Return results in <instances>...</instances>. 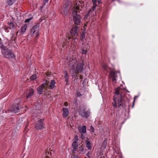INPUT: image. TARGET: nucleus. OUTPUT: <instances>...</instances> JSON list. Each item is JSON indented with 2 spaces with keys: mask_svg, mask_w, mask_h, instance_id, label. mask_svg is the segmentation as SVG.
Instances as JSON below:
<instances>
[{
  "mask_svg": "<svg viewBox=\"0 0 158 158\" xmlns=\"http://www.w3.org/2000/svg\"><path fill=\"white\" fill-rule=\"evenodd\" d=\"M115 94L114 96V103L113 106L115 107L117 106L119 108L124 107L126 105V101L127 98L126 96V91L125 89L118 87L115 88Z\"/></svg>",
  "mask_w": 158,
  "mask_h": 158,
  "instance_id": "f257e3e1",
  "label": "nucleus"
},
{
  "mask_svg": "<svg viewBox=\"0 0 158 158\" xmlns=\"http://www.w3.org/2000/svg\"><path fill=\"white\" fill-rule=\"evenodd\" d=\"M79 4V2H77L76 4L73 5L71 4V3L69 1H68L67 3H66L65 4L63 5L61 7L60 10V13L62 14L63 15H66L68 13L69 11L68 10L69 9H71L72 10L73 12V6L74 7L77 6V4Z\"/></svg>",
  "mask_w": 158,
  "mask_h": 158,
  "instance_id": "f03ea898",
  "label": "nucleus"
},
{
  "mask_svg": "<svg viewBox=\"0 0 158 158\" xmlns=\"http://www.w3.org/2000/svg\"><path fill=\"white\" fill-rule=\"evenodd\" d=\"M80 4H81V3L79 1V4H77V6L74 7L73 6V13L72 15L73 16V19L74 24L75 25H78L80 24L81 23V17L80 15L77 14V10L79 9V6H80Z\"/></svg>",
  "mask_w": 158,
  "mask_h": 158,
  "instance_id": "7ed1b4c3",
  "label": "nucleus"
},
{
  "mask_svg": "<svg viewBox=\"0 0 158 158\" xmlns=\"http://www.w3.org/2000/svg\"><path fill=\"white\" fill-rule=\"evenodd\" d=\"M101 66L102 68L107 72H109L110 71V77L112 79V82L115 83L116 79L117 78V72L112 71L111 69L108 67L106 64L104 63H102Z\"/></svg>",
  "mask_w": 158,
  "mask_h": 158,
  "instance_id": "20e7f679",
  "label": "nucleus"
},
{
  "mask_svg": "<svg viewBox=\"0 0 158 158\" xmlns=\"http://www.w3.org/2000/svg\"><path fill=\"white\" fill-rule=\"evenodd\" d=\"M2 53L3 56L8 59H15V56L12 51L8 48H4L2 50Z\"/></svg>",
  "mask_w": 158,
  "mask_h": 158,
  "instance_id": "39448f33",
  "label": "nucleus"
},
{
  "mask_svg": "<svg viewBox=\"0 0 158 158\" xmlns=\"http://www.w3.org/2000/svg\"><path fill=\"white\" fill-rule=\"evenodd\" d=\"M39 25H35L34 26L31 30V34L32 36L34 35H35V40H36L38 37L39 33Z\"/></svg>",
  "mask_w": 158,
  "mask_h": 158,
  "instance_id": "423d86ee",
  "label": "nucleus"
},
{
  "mask_svg": "<svg viewBox=\"0 0 158 158\" xmlns=\"http://www.w3.org/2000/svg\"><path fill=\"white\" fill-rule=\"evenodd\" d=\"M46 85H47L44 83L37 88V90L39 94H42L43 92H45L46 90L47 89Z\"/></svg>",
  "mask_w": 158,
  "mask_h": 158,
  "instance_id": "0eeeda50",
  "label": "nucleus"
},
{
  "mask_svg": "<svg viewBox=\"0 0 158 158\" xmlns=\"http://www.w3.org/2000/svg\"><path fill=\"white\" fill-rule=\"evenodd\" d=\"M44 119H40L38 121L35 125L36 129L39 130H41L44 127Z\"/></svg>",
  "mask_w": 158,
  "mask_h": 158,
  "instance_id": "6e6552de",
  "label": "nucleus"
},
{
  "mask_svg": "<svg viewBox=\"0 0 158 158\" xmlns=\"http://www.w3.org/2000/svg\"><path fill=\"white\" fill-rule=\"evenodd\" d=\"M44 83L45 84L47 85H46L47 89L48 88H49L52 89L56 87V86L55 85L56 82L55 80H51L50 82H49V81L46 80Z\"/></svg>",
  "mask_w": 158,
  "mask_h": 158,
  "instance_id": "1a4fd4ad",
  "label": "nucleus"
},
{
  "mask_svg": "<svg viewBox=\"0 0 158 158\" xmlns=\"http://www.w3.org/2000/svg\"><path fill=\"white\" fill-rule=\"evenodd\" d=\"M19 106V103L13 105L11 110H8L5 111V112L7 113L8 112L10 111V112H13L15 113H17L19 111L20 109Z\"/></svg>",
  "mask_w": 158,
  "mask_h": 158,
  "instance_id": "9d476101",
  "label": "nucleus"
},
{
  "mask_svg": "<svg viewBox=\"0 0 158 158\" xmlns=\"http://www.w3.org/2000/svg\"><path fill=\"white\" fill-rule=\"evenodd\" d=\"M79 27L77 26L73 27L70 31V34L71 36H77L78 35Z\"/></svg>",
  "mask_w": 158,
  "mask_h": 158,
  "instance_id": "9b49d317",
  "label": "nucleus"
},
{
  "mask_svg": "<svg viewBox=\"0 0 158 158\" xmlns=\"http://www.w3.org/2000/svg\"><path fill=\"white\" fill-rule=\"evenodd\" d=\"M78 130L79 132L81 134V138L83 139L85 137L84 136V134L85 133L86 131V126L84 125L82 127H78Z\"/></svg>",
  "mask_w": 158,
  "mask_h": 158,
  "instance_id": "f8f14e48",
  "label": "nucleus"
},
{
  "mask_svg": "<svg viewBox=\"0 0 158 158\" xmlns=\"http://www.w3.org/2000/svg\"><path fill=\"white\" fill-rule=\"evenodd\" d=\"M84 65V63L83 62L79 63L76 65V71L78 73H81L83 70V67Z\"/></svg>",
  "mask_w": 158,
  "mask_h": 158,
  "instance_id": "ddd939ff",
  "label": "nucleus"
},
{
  "mask_svg": "<svg viewBox=\"0 0 158 158\" xmlns=\"http://www.w3.org/2000/svg\"><path fill=\"white\" fill-rule=\"evenodd\" d=\"M83 113L79 112L80 114L83 117H85V118H87L90 115V113L89 110L85 111L84 110H83Z\"/></svg>",
  "mask_w": 158,
  "mask_h": 158,
  "instance_id": "4468645a",
  "label": "nucleus"
},
{
  "mask_svg": "<svg viewBox=\"0 0 158 158\" xmlns=\"http://www.w3.org/2000/svg\"><path fill=\"white\" fill-rule=\"evenodd\" d=\"M69 72L71 76L74 77H76L77 75L79 74L76 71V69L74 70H69Z\"/></svg>",
  "mask_w": 158,
  "mask_h": 158,
  "instance_id": "2eb2a0df",
  "label": "nucleus"
},
{
  "mask_svg": "<svg viewBox=\"0 0 158 158\" xmlns=\"http://www.w3.org/2000/svg\"><path fill=\"white\" fill-rule=\"evenodd\" d=\"M85 141L86 143V147L89 150H91L92 149V145L89 140V139L87 138Z\"/></svg>",
  "mask_w": 158,
  "mask_h": 158,
  "instance_id": "dca6fc26",
  "label": "nucleus"
},
{
  "mask_svg": "<svg viewBox=\"0 0 158 158\" xmlns=\"http://www.w3.org/2000/svg\"><path fill=\"white\" fill-rule=\"evenodd\" d=\"M34 93V90L33 89H30L26 96L27 99H28L30 98H31L33 95Z\"/></svg>",
  "mask_w": 158,
  "mask_h": 158,
  "instance_id": "f3484780",
  "label": "nucleus"
},
{
  "mask_svg": "<svg viewBox=\"0 0 158 158\" xmlns=\"http://www.w3.org/2000/svg\"><path fill=\"white\" fill-rule=\"evenodd\" d=\"M63 111V116L64 118L66 117L69 114V110L68 108H64L62 109Z\"/></svg>",
  "mask_w": 158,
  "mask_h": 158,
  "instance_id": "a211bd4d",
  "label": "nucleus"
},
{
  "mask_svg": "<svg viewBox=\"0 0 158 158\" xmlns=\"http://www.w3.org/2000/svg\"><path fill=\"white\" fill-rule=\"evenodd\" d=\"M27 26L26 24L23 25L21 27V31L22 33H24L27 29Z\"/></svg>",
  "mask_w": 158,
  "mask_h": 158,
  "instance_id": "6ab92c4d",
  "label": "nucleus"
},
{
  "mask_svg": "<svg viewBox=\"0 0 158 158\" xmlns=\"http://www.w3.org/2000/svg\"><path fill=\"white\" fill-rule=\"evenodd\" d=\"M72 146L75 150L77 149L78 144L77 142L74 141L72 144Z\"/></svg>",
  "mask_w": 158,
  "mask_h": 158,
  "instance_id": "aec40b11",
  "label": "nucleus"
},
{
  "mask_svg": "<svg viewBox=\"0 0 158 158\" xmlns=\"http://www.w3.org/2000/svg\"><path fill=\"white\" fill-rule=\"evenodd\" d=\"M85 32L84 31H82L81 34L80 39L81 41H83L84 39L85 38Z\"/></svg>",
  "mask_w": 158,
  "mask_h": 158,
  "instance_id": "412c9836",
  "label": "nucleus"
},
{
  "mask_svg": "<svg viewBox=\"0 0 158 158\" xmlns=\"http://www.w3.org/2000/svg\"><path fill=\"white\" fill-rule=\"evenodd\" d=\"M97 0H92V1L93 3V10H94V9L95 8L96 6H97L96 3L97 2Z\"/></svg>",
  "mask_w": 158,
  "mask_h": 158,
  "instance_id": "4be33fe9",
  "label": "nucleus"
},
{
  "mask_svg": "<svg viewBox=\"0 0 158 158\" xmlns=\"http://www.w3.org/2000/svg\"><path fill=\"white\" fill-rule=\"evenodd\" d=\"M16 38V37L15 36H14V35L13 34L12 36L11 37V39L10 41V42H13V43H14Z\"/></svg>",
  "mask_w": 158,
  "mask_h": 158,
  "instance_id": "5701e85b",
  "label": "nucleus"
},
{
  "mask_svg": "<svg viewBox=\"0 0 158 158\" xmlns=\"http://www.w3.org/2000/svg\"><path fill=\"white\" fill-rule=\"evenodd\" d=\"M15 0H7V2L8 5H11L15 2Z\"/></svg>",
  "mask_w": 158,
  "mask_h": 158,
  "instance_id": "b1692460",
  "label": "nucleus"
},
{
  "mask_svg": "<svg viewBox=\"0 0 158 158\" xmlns=\"http://www.w3.org/2000/svg\"><path fill=\"white\" fill-rule=\"evenodd\" d=\"M37 76L35 74H34L31 76L30 79L31 80H34L37 78Z\"/></svg>",
  "mask_w": 158,
  "mask_h": 158,
  "instance_id": "393cba45",
  "label": "nucleus"
},
{
  "mask_svg": "<svg viewBox=\"0 0 158 158\" xmlns=\"http://www.w3.org/2000/svg\"><path fill=\"white\" fill-rule=\"evenodd\" d=\"M75 63L72 64V65H70L69 66V70H74L75 69Z\"/></svg>",
  "mask_w": 158,
  "mask_h": 158,
  "instance_id": "a878e982",
  "label": "nucleus"
},
{
  "mask_svg": "<svg viewBox=\"0 0 158 158\" xmlns=\"http://www.w3.org/2000/svg\"><path fill=\"white\" fill-rule=\"evenodd\" d=\"M64 78H65V81H66L67 82H68V80L69 79V77H68V76L67 72L65 73Z\"/></svg>",
  "mask_w": 158,
  "mask_h": 158,
  "instance_id": "bb28decb",
  "label": "nucleus"
},
{
  "mask_svg": "<svg viewBox=\"0 0 158 158\" xmlns=\"http://www.w3.org/2000/svg\"><path fill=\"white\" fill-rule=\"evenodd\" d=\"M51 152H47L46 153V158H50V156L51 155Z\"/></svg>",
  "mask_w": 158,
  "mask_h": 158,
  "instance_id": "cd10ccee",
  "label": "nucleus"
},
{
  "mask_svg": "<svg viewBox=\"0 0 158 158\" xmlns=\"http://www.w3.org/2000/svg\"><path fill=\"white\" fill-rule=\"evenodd\" d=\"M33 18V17H32L29 18H28V19H27L25 20V23H28L31 20H32Z\"/></svg>",
  "mask_w": 158,
  "mask_h": 158,
  "instance_id": "c85d7f7f",
  "label": "nucleus"
},
{
  "mask_svg": "<svg viewBox=\"0 0 158 158\" xmlns=\"http://www.w3.org/2000/svg\"><path fill=\"white\" fill-rule=\"evenodd\" d=\"M83 150V148L82 146H81L78 148V152H79L80 153L82 152Z\"/></svg>",
  "mask_w": 158,
  "mask_h": 158,
  "instance_id": "c756f323",
  "label": "nucleus"
},
{
  "mask_svg": "<svg viewBox=\"0 0 158 158\" xmlns=\"http://www.w3.org/2000/svg\"><path fill=\"white\" fill-rule=\"evenodd\" d=\"M9 25L10 27L11 28V29L12 28H14V25L13 23L12 22L10 23L9 24Z\"/></svg>",
  "mask_w": 158,
  "mask_h": 158,
  "instance_id": "7c9ffc66",
  "label": "nucleus"
},
{
  "mask_svg": "<svg viewBox=\"0 0 158 158\" xmlns=\"http://www.w3.org/2000/svg\"><path fill=\"white\" fill-rule=\"evenodd\" d=\"M91 152H89L86 154V156H87L89 158L91 157Z\"/></svg>",
  "mask_w": 158,
  "mask_h": 158,
  "instance_id": "2f4dec72",
  "label": "nucleus"
},
{
  "mask_svg": "<svg viewBox=\"0 0 158 158\" xmlns=\"http://www.w3.org/2000/svg\"><path fill=\"white\" fill-rule=\"evenodd\" d=\"M74 141L77 142L78 140V136L77 135H76L75 136L74 138Z\"/></svg>",
  "mask_w": 158,
  "mask_h": 158,
  "instance_id": "473e14b6",
  "label": "nucleus"
},
{
  "mask_svg": "<svg viewBox=\"0 0 158 158\" xmlns=\"http://www.w3.org/2000/svg\"><path fill=\"white\" fill-rule=\"evenodd\" d=\"M11 29V28L9 27H7L5 28V30L6 31L8 32H9V30Z\"/></svg>",
  "mask_w": 158,
  "mask_h": 158,
  "instance_id": "72a5a7b5",
  "label": "nucleus"
},
{
  "mask_svg": "<svg viewBox=\"0 0 158 158\" xmlns=\"http://www.w3.org/2000/svg\"><path fill=\"white\" fill-rule=\"evenodd\" d=\"M76 95L77 97H81V96L82 94L80 92H77L76 94Z\"/></svg>",
  "mask_w": 158,
  "mask_h": 158,
  "instance_id": "f704fd0d",
  "label": "nucleus"
},
{
  "mask_svg": "<svg viewBox=\"0 0 158 158\" xmlns=\"http://www.w3.org/2000/svg\"><path fill=\"white\" fill-rule=\"evenodd\" d=\"M71 158H79L78 156L76 155H71Z\"/></svg>",
  "mask_w": 158,
  "mask_h": 158,
  "instance_id": "c9c22d12",
  "label": "nucleus"
},
{
  "mask_svg": "<svg viewBox=\"0 0 158 158\" xmlns=\"http://www.w3.org/2000/svg\"><path fill=\"white\" fill-rule=\"evenodd\" d=\"M82 51L83 54H86L87 52V51L84 49H82Z\"/></svg>",
  "mask_w": 158,
  "mask_h": 158,
  "instance_id": "e433bc0d",
  "label": "nucleus"
},
{
  "mask_svg": "<svg viewBox=\"0 0 158 158\" xmlns=\"http://www.w3.org/2000/svg\"><path fill=\"white\" fill-rule=\"evenodd\" d=\"M90 131L91 132H93L94 131V128L93 126H91L90 127Z\"/></svg>",
  "mask_w": 158,
  "mask_h": 158,
  "instance_id": "4c0bfd02",
  "label": "nucleus"
},
{
  "mask_svg": "<svg viewBox=\"0 0 158 158\" xmlns=\"http://www.w3.org/2000/svg\"><path fill=\"white\" fill-rule=\"evenodd\" d=\"M48 1L49 0H43L44 5H45V4L47 3Z\"/></svg>",
  "mask_w": 158,
  "mask_h": 158,
  "instance_id": "58836bf2",
  "label": "nucleus"
},
{
  "mask_svg": "<svg viewBox=\"0 0 158 158\" xmlns=\"http://www.w3.org/2000/svg\"><path fill=\"white\" fill-rule=\"evenodd\" d=\"M64 106H68V103H67V102H65L64 103Z\"/></svg>",
  "mask_w": 158,
  "mask_h": 158,
  "instance_id": "ea45409f",
  "label": "nucleus"
},
{
  "mask_svg": "<svg viewBox=\"0 0 158 158\" xmlns=\"http://www.w3.org/2000/svg\"><path fill=\"white\" fill-rule=\"evenodd\" d=\"M83 77L82 75H81L80 76V79L81 80H82L83 79Z\"/></svg>",
  "mask_w": 158,
  "mask_h": 158,
  "instance_id": "a19ab883",
  "label": "nucleus"
},
{
  "mask_svg": "<svg viewBox=\"0 0 158 158\" xmlns=\"http://www.w3.org/2000/svg\"><path fill=\"white\" fill-rule=\"evenodd\" d=\"M136 97V96H135L134 98V101L133 102V106H132V107H133L134 106V102H135V98Z\"/></svg>",
  "mask_w": 158,
  "mask_h": 158,
  "instance_id": "79ce46f5",
  "label": "nucleus"
},
{
  "mask_svg": "<svg viewBox=\"0 0 158 158\" xmlns=\"http://www.w3.org/2000/svg\"><path fill=\"white\" fill-rule=\"evenodd\" d=\"M44 5H43V6H41L40 7V8H41V9H43V7H44Z\"/></svg>",
  "mask_w": 158,
  "mask_h": 158,
  "instance_id": "37998d69",
  "label": "nucleus"
},
{
  "mask_svg": "<svg viewBox=\"0 0 158 158\" xmlns=\"http://www.w3.org/2000/svg\"><path fill=\"white\" fill-rule=\"evenodd\" d=\"M49 75L50 74L49 73H47L46 74V76H48V77L50 76Z\"/></svg>",
  "mask_w": 158,
  "mask_h": 158,
  "instance_id": "c03bdc74",
  "label": "nucleus"
},
{
  "mask_svg": "<svg viewBox=\"0 0 158 158\" xmlns=\"http://www.w3.org/2000/svg\"><path fill=\"white\" fill-rule=\"evenodd\" d=\"M71 37H70V36H69V37H68V39H69V40H70V39H71Z\"/></svg>",
  "mask_w": 158,
  "mask_h": 158,
  "instance_id": "a18cd8bd",
  "label": "nucleus"
},
{
  "mask_svg": "<svg viewBox=\"0 0 158 158\" xmlns=\"http://www.w3.org/2000/svg\"><path fill=\"white\" fill-rule=\"evenodd\" d=\"M18 33V31H17V32H16V35H17Z\"/></svg>",
  "mask_w": 158,
  "mask_h": 158,
  "instance_id": "49530a36",
  "label": "nucleus"
},
{
  "mask_svg": "<svg viewBox=\"0 0 158 158\" xmlns=\"http://www.w3.org/2000/svg\"><path fill=\"white\" fill-rule=\"evenodd\" d=\"M100 1H98V3L99 4L100 3Z\"/></svg>",
  "mask_w": 158,
  "mask_h": 158,
  "instance_id": "de8ad7c7",
  "label": "nucleus"
},
{
  "mask_svg": "<svg viewBox=\"0 0 158 158\" xmlns=\"http://www.w3.org/2000/svg\"><path fill=\"white\" fill-rule=\"evenodd\" d=\"M111 115H112V113H111Z\"/></svg>",
  "mask_w": 158,
  "mask_h": 158,
  "instance_id": "09e8293b",
  "label": "nucleus"
}]
</instances>
